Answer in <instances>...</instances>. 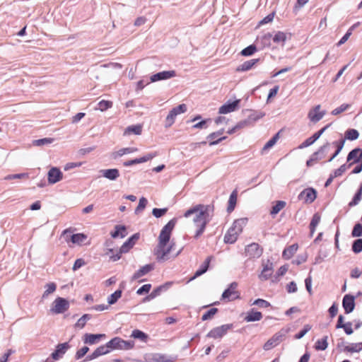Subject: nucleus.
Here are the masks:
<instances>
[{
    "label": "nucleus",
    "mask_w": 362,
    "mask_h": 362,
    "mask_svg": "<svg viewBox=\"0 0 362 362\" xmlns=\"http://www.w3.org/2000/svg\"><path fill=\"white\" fill-rule=\"evenodd\" d=\"M286 206V202L284 201H278L272 206L270 214L272 216L276 215L281 209Z\"/></svg>",
    "instance_id": "38"
},
{
    "label": "nucleus",
    "mask_w": 362,
    "mask_h": 362,
    "mask_svg": "<svg viewBox=\"0 0 362 362\" xmlns=\"http://www.w3.org/2000/svg\"><path fill=\"white\" fill-rule=\"evenodd\" d=\"M354 26L355 25H353L351 26L349 30L348 31L346 32V33L341 37V39L337 43V45L338 47L341 46V45H343L344 43H345L348 39L349 38V37L352 34V30H354Z\"/></svg>",
    "instance_id": "49"
},
{
    "label": "nucleus",
    "mask_w": 362,
    "mask_h": 362,
    "mask_svg": "<svg viewBox=\"0 0 362 362\" xmlns=\"http://www.w3.org/2000/svg\"><path fill=\"white\" fill-rule=\"evenodd\" d=\"M62 236L69 247L75 245L81 246L83 245H89L90 243L88 240V236L84 233L72 234L71 230L66 229L63 231Z\"/></svg>",
    "instance_id": "4"
},
{
    "label": "nucleus",
    "mask_w": 362,
    "mask_h": 362,
    "mask_svg": "<svg viewBox=\"0 0 362 362\" xmlns=\"http://www.w3.org/2000/svg\"><path fill=\"white\" fill-rule=\"evenodd\" d=\"M187 111V106L185 104H180L178 106L173 108L168 115L165 118V127H170L175 122L177 115L184 113Z\"/></svg>",
    "instance_id": "9"
},
{
    "label": "nucleus",
    "mask_w": 362,
    "mask_h": 362,
    "mask_svg": "<svg viewBox=\"0 0 362 362\" xmlns=\"http://www.w3.org/2000/svg\"><path fill=\"white\" fill-rule=\"evenodd\" d=\"M153 269V266L152 264H146L141 268H140L137 272H136L132 276V280H136L139 279L140 277L146 275L149 272H151Z\"/></svg>",
    "instance_id": "26"
},
{
    "label": "nucleus",
    "mask_w": 362,
    "mask_h": 362,
    "mask_svg": "<svg viewBox=\"0 0 362 362\" xmlns=\"http://www.w3.org/2000/svg\"><path fill=\"white\" fill-rule=\"evenodd\" d=\"M166 211H167V209H165V208H164V209L155 208L153 209L152 214L155 217L159 218V217H161L162 216H163L166 213Z\"/></svg>",
    "instance_id": "61"
},
{
    "label": "nucleus",
    "mask_w": 362,
    "mask_h": 362,
    "mask_svg": "<svg viewBox=\"0 0 362 362\" xmlns=\"http://www.w3.org/2000/svg\"><path fill=\"white\" fill-rule=\"evenodd\" d=\"M259 61V59H253L246 61L236 68V71L243 72L252 69Z\"/></svg>",
    "instance_id": "23"
},
{
    "label": "nucleus",
    "mask_w": 362,
    "mask_h": 362,
    "mask_svg": "<svg viewBox=\"0 0 362 362\" xmlns=\"http://www.w3.org/2000/svg\"><path fill=\"white\" fill-rule=\"evenodd\" d=\"M131 337L134 339H139L142 342H146L148 339V336L139 329L133 330Z\"/></svg>",
    "instance_id": "33"
},
{
    "label": "nucleus",
    "mask_w": 362,
    "mask_h": 362,
    "mask_svg": "<svg viewBox=\"0 0 362 362\" xmlns=\"http://www.w3.org/2000/svg\"><path fill=\"white\" fill-rule=\"evenodd\" d=\"M348 159H354V158H362V149L361 148H355L352 150L348 155Z\"/></svg>",
    "instance_id": "46"
},
{
    "label": "nucleus",
    "mask_w": 362,
    "mask_h": 362,
    "mask_svg": "<svg viewBox=\"0 0 362 362\" xmlns=\"http://www.w3.org/2000/svg\"><path fill=\"white\" fill-rule=\"evenodd\" d=\"M233 328L232 324L223 325L219 327H214L207 334L206 337L214 339H221L226 334L228 330Z\"/></svg>",
    "instance_id": "8"
},
{
    "label": "nucleus",
    "mask_w": 362,
    "mask_h": 362,
    "mask_svg": "<svg viewBox=\"0 0 362 362\" xmlns=\"http://www.w3.org/2000/svg\"><path fill=\"white\" fill-rule=\"evenodd\" d=\"M54 141V139L52 138H44L41 139H37L33 141V144L36 146H42L45 144H49L52 143Z\"/></svg>",
    "instance_id": "50"
},
{
    "label": "nucleus",
    "mask_w": 362,
    "mask_h": 362,
    "mask_svg": "<svg viewBox=\"0 0 362 362\" xmlns=\"http://www.w3.org/2000/svg\"><path fill=\"white\" fill-rule=\"evenodd\" d=\"M83 265H85L84 260L83 259H77L73 265L72 269L76 271Z\"/></svg>",
    "instance_id": "63"
},
{
    "label": "nucleus",
    "mask_w": 362,
    "mask_h": 362,
    "mask_svg": "<svg viewBox=\"0 0 362 362\" xmlns=\"http://www.w3.org/2000/svg\"><path fill=\"white\" fill-rule=\"evenodd\" d=\"M300 199H303L305 202L311 203L316 198V192L313 188L304 189L299 195Z\"/></svg>",
    "instance_id": "20"
},
{
    "label": "nucleus",
    "mask_w": 362,
    "mask_h": 362,
    "mask_svg": "<svg viewBox=\"0 0 362 362\" xmlns=\"http://www.w3.org/2000/svg\"><path fill=\"white\" fill-rule=\"evenodd\" d=\"M281 335L275 334L264 344L263 346L264 349L268 351L276 346L281 341Z\"/></svg>",
    "instance_id": "25"
},
{
    "label": "nucleus",
    "mask_w": 362,
    "mask_h": 362,
    "mask_svg": "<svg viewBox=\"0 0 362 362\" xmlns=\"http://www.w3.org/2000/svg\"><path fill=\"white\" fill-rule=\"evenodd\" d=\"M105 334H88L86 333L83 337V341L85 344L93 345L98 344L102 339L105 338Z\"/></svg>",
    "instance_id": "15"
},
{
    "label": "nucleus",
    "mask_w": 362,
    "mask_h": 362,
    "mask_svg": "<svg viewBox=\"0 0 362 362\" xmlns=\"http://www.w3.org/2000/svg\"><path fill=\"white\" fill-rule=\"evenodd\" d=\"M262 270L259 274L258 277L261 281H266L269 279L273 274V264L269 260L262 264Z\"/></svg>",
    "instance_id": "13"
},
{
    "label": "nucleus",
    "mask_w": 362,
    "mask_h": 362,
    "mask_svg": "<svg viewBox=\"0 0 362 362\" xmlns=\"http://www.w3.org/2000/svg\"><path fill=\"white\" fill-rule=\"evenodd\" d=\"M352 236L353 237H360L362 235V225L360 223H357L354 226L352 230Z\"/></svg>",
    "instance_id": "52"
},
{
    "label": "nucleus",
    "mask_w": 362,
    "mask_h": 362,
    "mask_svg": "<svg viewBox=\"0 0 362 362\" xmlns=\"http://www.w3.org/2000/svg\"><path fill=\"white\" fill-rule=\"evenodd\" d=\"M142 132V125L136 124L127 127L124 132V135L129 136L131 134L140 135Z\"/></svg>",
    "instance_id": "27"
},
{
    "label": "nucleus",
    "mask_w": 362,
    "mask_h": 362,
    "mask_svg": "<svg viewBox=\"0 0 362 362\" xmlns=\"http://www.w3.org/2000/svg\"><path fill=\"white\" fill-rule=\"evenodd\" d=\"M139 238V235L138 233L134 234L122 245L119 250V252H117L116 255H110V253L112 252V248H107L105 255L107 256L111 261L116 262L121 258V255L122 253H127L131 248L133 247Z\"/></svg>",
    "instance_id": "5"
},
{
    "label": "nucleus",
    "mask_w": 362,
    "mask_h": 362,
    "mask_svg": "<svg viewBox=\"0 0 362 362\" xmlns=\"http://www.w3.org/2000/svg\"><path fill=\"white\" fill-rule=\"evenodd\" d=\"M245 252L250 257H258L261 255L262 250L259 249L258 244L252 243L247 246Z\"/></svg>",
    "instance_id": "22"
},
{
    "label": "nucleus",
    "mask_w": 362,
    "mask_h": 362,
    "mask_svg": "<svg viewBox=\"0 0 362 362\" xmlns=\"http://www.w3.org/2000/svg\"><path fill=\"white\" fill-rule=\"evenodd\" d=\"M89 348L88 346H83L81 349L78 350L76 354V358L79 359L82 358L85 354L88 353Z\"/></svg>",
    "instance_id": "62"
},
{
    "label": "nucleus",
    "mask_w": 362,
    "mask_h": 362,
    "mask_svg": "<svg viewBox=\"0 0 362 362\" xmlns=\"http://www.w3.org/2000/svg\"><path fill=\"white\" fill-rule=\"evenodd\" d=\"M101 175L106 179L114 181L119 177V172L116 168L112 169H103L100 170Z\"/></svg>",
    "instance_id": "21"
},
{
    "label": "nucleus",
    "mask_w": 362,
    "mask_h": 362,
    "mask_svg": "<svg viewBox=\"0 0 362 362\" xmlns=\"http://www.w3.org/2000/svg\"><path fill=\"white\" fill-rule=\"evenodd\" d=\"M98 109L100 111H105V110L112 107V102L110 101V100H103L98 103Z\"/></svg>",
    "instance_id": "47"
},
{
    "label": "nucleus",
    "mask_w": 362,
    "mask_h": 362,
    "mask_svg": "<svg viewBox=\"0 0 362 362\" xmlns=\"http://www.w3.org/2000/svg\"><path fill=\"white\" fill-rule=\"evenodd\" d=\"M327 340V336L324 337L322 339H318L315 344V349L317 351L325 350L328 346Z\"/></svg>",
    "instance_id": "36"
},
{
    "label": "nucleus",
    "mask_w": 362,
    "mask_h": 362,
    "mask_svg": "<svg viewBox=\"0 0 362 362\" xmlns=\"http://www.w3.org/2000/svg\"><path fill=\"white\" fill-rule=\"evenodd\" d=\"M151 288V284H145L137 290L136 293L138 295H143L144 293H148L150 291Z\"/></svg>",
    "instance_id": "57"
},
{
    "label": "nucleus",
    "mask_w": 362,
    "mask_h": 362,
    "mask_svg": "<svg viewBox=\"0 0 362 362\" xmlns=\"http://www.w3.org/2000/svg\"><path fill=\"white\" fill-rule=\"evenodd\" d=\"M279 132L276 133L271 139H269L262 148V151H268L272 148L279 139Z\"/></svg>",
    "instance_id": "40"
},
{
    "label": "nucleus",
    "mask_w": 362,
    "mask_h": 362,
    "mask_svg": "<svg viewBox=\"0 0 362 362\" xmlns=\"http://www.w3.org/2000/svg\"><path fill=\"white\" fill-rule=\"evenodd\" d=\"M69 308V302L62 297H57L52 303L50 312L52 314H61L66 312Z\"/></svg>",
    "instance_id": "7"
},
{
    "label": "nucleus",
    "mask_w": 362,
    "mask_h": 362,
    "mask_svg": "<svg viewBox=\"0 0 362 362\" xmlns=\"http://www.w3.org/2000/svg\"><path fill=\"white\" fill-rule=\"evenodd\" d=\"M362 189H360L358 192L355 194L353 200L349 203L350 206H355L358 204L361 199Z\"/></svg>",
    "instance_id": "60"
},
{
    "label": "nucleus",
    "mask_w": 362,
    "mask_h": 362,
    "mask_svg": "<svg viewBox=\"0 0 362 362\" xmlns=\"http://www.w3.org/2000/svg\"><path fill=\"white\" fill-rule=\"evenodd\" d=\"M211 258L212 257H208L206 259L204 263L200 266L199 269L196 271L194 276L191 279V280L194 279L195 278L202 275L207 271Z\"/></svg>",
    "instance_id": "28"
},
{
    "label": "nucleus",
    "mask_w": 362,
    "mask_h": 362,
    "mask_svg": "<svg viewBox=\"0 0 362 362\" xmlns=\"http://www.w3.org/2000/svg\"><path fill=\"white\" fill-rule=\"evenodd\" d=\"M252 305H257L260 308H268L269 306H270V303L269 302L260 298L255 300L253 302Z\"/></svg>",
    "instance_id": "56"
},
{
    "label": "nucleus",
    "mask_w": 362,
    "mask_h": 362,
    "mask_svg": "<svg viewBox=\"0 0 362 362\" xmlns=\"http://www.w3.org/2000/svg\"><path fill=\"white\" fill-rule=\"evenodd\" d=\"M352 250L355 253H358L362 251V239H358L354 241L352 245Z\"/></svg>",
    "instance_id": "51"
},
{
    "label": "nucleus",
    "mask_w": 362,
    "mask_h": 362,
    "mask_svg": "<svg viewBox=\"0 0 362 362\" xmlns=\"http://www.w3.org/2000/svg\"><path fill=\"white\" fill-rule=\"evenodd\" d=\"M136 151V148H122L116 152L115 156H122L125 154L130 153H132Z\"/></svg>",
    "instance_id": "54"
},
{
    "label": "nucleus",
    "mask_w": 362,
    "mask_h": 362,
    "mask_svg": "<svg viewBox=\"0 0 362 362\" xmlns=\"http://www.w3.org/2000/svg\"><path fill=\"white\" fill-rule=\"evenodd\" d=\"M69 347L70 346L67 342L58 344L55 351L52 354V358L54 360L59 359L66 352Z\"/></svg>",
    "instance_id": "19"
},
{
    "label": "nucleus",
    "mask_w": 362,
    "mask_h": 362,
    "mask_svg": "<svg viewBox=\"0 0 362 362\" xmlns=\"http://www.w3.org/2000/svg\"><path fill=\"white\" fill-rule=\"evenodd\" d=\"M257 49L256 46L255 45H251L245 47V49H243L240 52V54H241V55L245 56V57L251 56L253 54H255L257 52Z\"/></svg>",
    "instance_id": "43"
},
{
    "label": "nucleus",
    "mask_w": 362,
    "mask_h": 362,
    "mask_svg": "<svg viewBox=\"0 0 362 362\" xmlns=\"http://www.w3.org/2000/svg\"><path fill=\"white\" fill-rule=\"evenodd\" d=\"M320 221V216L318 214H314L310 224L311 235H313L315 233V228L319 224Z\"/></svg>",
    "instance_id": "42"
},
{
    "label": "nucleus",
    "mask_w": 362,
    "mask_h": 362,
    "mask_svg": "<svg viewBox=\"0 0 362 362\" xmlns=\"http://www.w3.org/2000/svg\"><path fill=\"white\" fill-rule=\"evenodd\" d=\"M342 306L346 313H351L355 308V298L354 296L346 294L344 296L342 300Z\"/></svg>",
    "instance_id": "16"
},
{
    "label": "nucleus",
    "mask_w": 362,
    "mask_h": 362,
    "mask_svg": "<svg viewBox=\"0 0 362 362\" xmlns=\"http://www.w3.org/2000/svg\"><path fill=\"white\" fill-rule=\"evenodd\" d=\"M57 289V285L54 282H49L45 285V291L42 296V298H47L50 294L53 293Z\"/></svg>",
    "instance_id": "32"
},
{
    "label": "nucleus",
    "mask_w": 362,
    "mask_h": 362,
    "mask_svg": "<svg viewBox=\"0 0 362 362\" xmlns=\"http://www.w3.org/2000/svg\"><path fill=\"white\" fill-rule=\"evenodd\" d=\"M175 360L176 357L162 354H154L151 358L152 362H174Z\"/></svg>",
    "instance_id": "24"
},
{
    "label": "nucleus",
    "mask_w": 362,
    "mask_h": 362,
    "mask_svg": "<svg viewBox=\"0 0 362 362\" xmlns=\"http://www.w3.org/2000/svg\"><path fill=\"white\" fill-rule=\"evenodd\" d=\"M238 284L233 282L229 287L223 293L222 298L228 301L239 298L240 295L237 291Z\"/></svg>",
    "instance_id": "10"
},
{
    "label": "nucleus",
    "mask_w": 362,
    "mask_h": 362,
    "mask_svg": "<svg viewBox=\"0 0 362 362\" xmlns=\"http://www.w3.org/2000/svg\"><path fill=\"white\" fill-rule=\"evenodd\" d=\"M90 319V315L88 314H84L81 317H80L76 322L75 327L82 329L86 324V322Z\"/></svg>",
    "instance_id": "44"
},
{
    "label": "nucleus",
    "mask_w": 362,
    "mask_h": 362,
    "mask_svg": "<svg viewBox=\"0 0 362 362\" xmlns=\"http://www.w3.org/2000/svg\"><path fill=\"white\" fill-rule=\"evenodd\" d=\"M111 351V349L109 346L108 342H107L105 345H102L98 346L95 350L90 355L87 356L88 360H93L95 358H98L100 356H103L109 354Z\"/></svg>",
    "instance_id": "14"
},
{
    "label": "nucleus",
    "mask_w": 362,
    "mask_h": 362,
    "mask_svg": "<svg viewBox=\"0 0 362 362\" xmlns=\"http://www.w3.org/2000/svg\"><path fill=\"white\" fill-rule=\"evenodd\" d=\"M330 124H327L323 128H322L318 132H315L311 137L315 141L317 139L320 138V136L323 134V132L329 127Z\"/></svg>",
    "instance_id": "64"
},
{
    "label": "nucleus",
    "mask_w": 362,
    "mask_h": 362,
    "mask_svg": "<svg viewBox=\"0 0 362 362\" xmlns=\"http://www.w3.org/2000/svg\"><path fill=\"white\" fill-rule=\"evenodd\" d=\"M176 76V73L175 71H163L156 74H153L151 76V81L156 82L161 80H166Z\"/></svg>",
    "instance_id": "17"
},
{
    "label": "nucleus",
    "mask_w": 362,
    "mask_h": 362,
    "mask_svg": "<svg viewBox=\"0 0 362 362\" xmlns=\"http://www.w3.org/2000/svg\"><path fill=\"white\" fill-rule=\"evenodd\" d=\"M165 288L164 286H160L153 290L148 296L144 298L143 301L146 302L153 300L160 294L161 291Z\"/></svg>",
    "instance_id": "39"
},
{
    "label": "nucleus",
    "mask_w": 362,
    "mask_h": 362,
    "mask_svg": "<svg viewBox=\"0 0 362 362\" xmlns=\"http://www.w3.org/2000/svg\"><path fill=\"white\" fill-rule=\"evenodd\" d=\"M247 218H241L235 220L232 226L228 229L224 237V241L227 243H234L238 235L242 233L243 228L247 223Z\"/></svg>",
    "instance_id": "3"
},
{
    "label": "nucleus",
    "mask_w": 362,
    "mask_h": 362,
    "mask_svg": "<svg viewBox=\"0 0 362 362\" xmlns=\"http://www.w3.org/2000/svg\"><path fill=\"white\" fill-rule=\"evenodd\" d=\"M62 177L63 174L62 171L56 167L50 168L47 173V180L50 185H54L59 182L62 180Z\"/></svg>",
    "instance_id": "12"
},
{
    "label": "nucleus",
    "mask_w": 362,
    "mask_h": 362,
    "mask_svg": "<svg viewBox=\"0 0 362 362\" xmlns=\"http://www.w3.org/2000/svg\"><path fill=\"white\" fill-rule=\"evenodd\" d=\"M262 318V315L260 312L254 311L253 310L249 311L245 317L246 322H255L259 321Z\"/></svg>",
    "instance_id": "30"
},
{
    "label": "nucleus",
    "mask_w": 362,
    "mask_h": 362,
    "mask_svg": "<svg viewBox=\"0 0 362 362\" xmlns=\"http://www.w3.org/2000/svg\"><path fill=\"white\" fill-rule=\"evenodd\" d=\"M240 100H236L230 103H227L220 107L218 112L220 114H227L234 112L238 109Z\"/></svg>",
    "instance_id": "18"
},
{
    "label": "nucleus",
    "mask_w": 362,
    "mask_h": 362,
    "mask_svg": "<svg viewBox=\"0 0 362 362\" xmlns=\"http://www.w3.org/2000/svg\"><path fill=\"white\" fill-rule=\"evenodd\" d=\"M218 312V309L213 308L209 310L206 313H204L202 317V320L203 321L208 320L209 319H211Z\"/></svg>",
    "instance_id": "48"
},
{
    "label": "nucleus",
    "mask_w": 362,
    "mask_h": 362,
    "mask_svg": "<svg viewBox=\"0 0 362 362\" xmlns=\"http://www.w3.org/2000/svg\"><path fill=\"white\" fill-rule=\"evenodd\" d=\"M310 329L311 326H310L309 325H305L303 329L296 334L295 338L297 339H301L306 334L307 332H308L310 330Z\"/></svg>",
    "instance_id": "55"
},
{
    "label": "nucleus",
    "mask_w": 362,
    "mask_h": 362,
    "mask_svg": "<svg viewBox=\"0 0 362 362\" xmlns=\"http://www.w3.org/2000/svg\"><path fill=\"white\" fill-rule=\"evenodd\" d=\"M223 134V131L214 132L208 136L209 142L210 143V145H214L218 144L219 141L223 140L226 139V136H221V135Z\"/></svg>",
    "instance_id": "31"
},
{
    "label": "nucleus",
    "mask_w": 362,
    "mask_h": 362,
    "mask_svg": "<svg viewBox=\"0 0 362 362\" xmlns=\"http://www.w3.org/2000/svg\"><path fill=\"white\" fill-rule=\"evenodd\" d=\"M147 199L144 197H141L140 199H139V204H138V206L136 207V213H138L142 210L144 209V208L146 207V204H147Z\"/></svg>",
    "instance_id": "58"
},
{
    "label": "nucleus",
    "mask_w": 362,
    "mask_h": 362,
    "mask_svg": "<svg viewBox=\"0 0 362 362\" xmlns=\"http://www.w3.org/2000/svg\"><path fill=\"white\" fill-rule=\"evenodd\" d=\"M127 230H126V228L124 226H117L115 227V230L114 232L112 233V238H118V237H120V238H124L127 235Z\"/></svg>",
    "instance_id": "37"
},
{
    "label": "nucleus",
    "mask_w": 362,
    "mask_h": 362,
    "mask_svg": "<svg viewBox=\"0 0 362 362\" xmlns=\"http://www.w3.org/2000/svg\"><path fill=\"white\" fill-rule=\"evenodd\" d=\"M122 291L117 290L115 291L107 298V303L109 305L115 304L122 296Z\"/></svg>",
    "instance_id": "41"
},
{
    "label": "nucleus",
    "mask_w": 362,
    "mask_h": 362,
    "mask_svg": "<svg viewBox=\"0 0 362 362\" xmlns=\"http://www.w3.org/2000/svg\"><path fill=\"white\" fill-rule=\"evenodd\" d=\"M81 165V162H69L64 165V170L67 171L72 168L80 167Z\"/></svg>",
    "instance_id": "59"
},
{
    "label": "nucleus",
    "mask_w": 362,
    "mask_h": 362,
    "mask_svg": "<svg viewBox=\"0 0 362 362\" xmlns=\"http://www.w3.org/2000/svg\"><path fill=\"white\" fill-rule=\"evenodd\" d=\"M358 135L359 134L357 130L350 129L345 132V139L349 140H355L358 137Z\"/></svg>",
    "instance_id": "45"
},
{
    "label": "nucleus",
    "mask_w": 362,
    "mask_h": 362,
    "mask_svg": "<svg viewBox=\"0 0 362 362\" xmlns=\"http://www.w3.org/2000/svg\"><path fill=\"white\" fill-rule=\"evenodd\" d=\"M298 248V245L297 244H293L289 247L285 248L282 254L283 257L286 259H291L297 252Z\"/></svg>",
    "instance_id": "29"
},
{
    "label": "nucleus",
    "mask_w": 362,
    "mask_h": 362,
    "mask_svg": "<svg viewBox=\"0 0 362 362\" xmlns=\"http://www.w3.org/2000/svg\"><path fill=\"white\" fill-rule=\"evenodd\" d=\"M238 193L236 190H234L230 195L228 200V211L231 212L234 210L236 202H237Z\"/></svg>",
    "instance_id": "34"
},
{
    "label": "nucleus",
    "mask_w": 362,
    "mask_h": 362,
    "mask_svg": "<svg viewBox=\"0 0 362 362\" xmlns=\"http://www.w3.org/2000/svg\"><path fill=\"white\" fill-rule=\"evenodd\" d=\"M349 105L348 104H342L339 107L335 108L334 110H333L332 111V114L333 115H337L343 112H344L345 110H346L349 107Z\"/></svg>",
    "instance_id": "53"
},
{
    "label": "nucleus",
    "mask_w": 362,
    "mask_h": 362,
    "mask_svg": "<svg viewBox=\"0 0 362 362\" xmlns=\"http://www.w3.org/2000/svg\"><path fill=\"white\" fill-rule=\"evenodd\" d=\"M287 40V35L282 31H278L273 37V41L276 44H281L284 45Z\"/></svg>",
    "instance_id": "35"
},
{
    "label": "nucleus",
    "mask_w": 362,
    "mask_h": 362,
    "mask_svg": "<svg viewBox=\"0 0 362 362\" xmlns=\"http://www.w3.org/2000/svg\"><path fill=\"white\" fill-rule=\"evenodd\" d=\"M109 346L112 350H130L134 347V341H126L116 337L108 341Z\"/></svg>",
    "instance_id": "6"
},
{
    "label": "nucleus",
    "mask_w": 362,
    "mask_h": 362,
    "mask_svg": "<svg viewBox=\"0 0 362 362\" xmlns=\"http://www.w3.org/2000/svg\"><path fill=\"white\" fill-rule=\"evenodd\" d=\"M184 217L191 218L194 226L197 228L195 237L197 238L202 234L206 224L211 220V206L204 204L196 205L187 210L184 214Z\"/></svg>",
    "instance_id": "2"
},
{
    "label": "nucleus",
    "mask_w": 362,
    "mask_h": 362,
    "mask_svg": "<svg viewBox=\"0 0 362 362\" xmlns=\"http://www.w3.org/2000/svg\"><path fill=\"white\" fill-rule=\"evenodd\" d=\"M320 109L321 105H317L310 110L308 114V117L311 122L316 123L325 115L326 112L325 110L321 111Z\"/></svg>",
    "instance_id": "11"
},
{
    "label": "nucleus",
    "mask_w": 362,
    "mask_h": 362,
    "mask_svg": "<svg viewBox=\"0 0 362 362\" xmlns=\"http://www.w3.org/2000/svg\"><path fill=\"white\" fill-rule=\"evenodd\" d=\"M176 221L170 220L161 230L158 236V243L154 249V255L159 262H165L179 255L180 250L173 254L175 243L170 240L172 231Z\"/></svg>",
    "instance_id": "1"
}]
</instances>
